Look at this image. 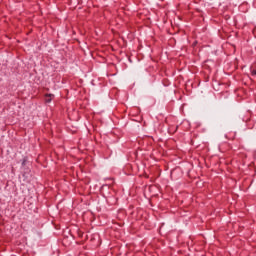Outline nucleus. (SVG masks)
<instances>
[{
	"label": "nucleus",
	"mask_w": 256,
	"mask_h": 256,
	"mask_svg": "<svg viewBox=\"0 0 256 256\" xmlns=\"http://www.w3.org/2000/svg\"><path fill=\"white\" fill-rule=\"evenodd\" d=\"M46 97H50V98H46V103H51V100L53 99V97H55V95L47 94Z\"/></svg>",
	"instance_id": "nucleus-1"
},
{
	"label": "nucleus",
	"mask_w": 256,
	"mask_h": 256,
	"mask_svg": "<svg viewBox=\"0 0 256 256\" xmlns=\"http://www.w3.org/2000/svg\"><path fill=\"white\" fill-rule=\"evenodd\" d=\"M252 75L255 76L256 75V69L252 70Z\"/></svg>",
	"instance_id": "nucleus-2"
}]
</instances>
